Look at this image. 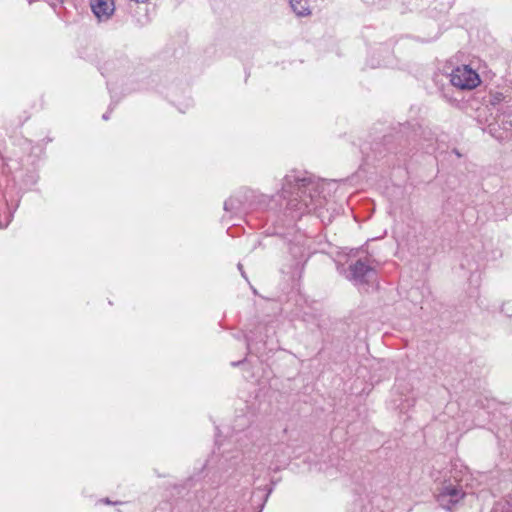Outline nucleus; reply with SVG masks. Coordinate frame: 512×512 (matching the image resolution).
I'll return each mask as SVG.
<instances>
[{"mask_svg": "<svg viewBox=\"0 0 512 512\" xmlns=\"http://www.w3.org/2000/svg\"><path fill=\"white\" fill-rule=\"evenodd\" d=\"M282 195L288 205L301 213L316 211L322 207L320 184L306 175L291 173L285 176Z\"/></svg>", "mask_w": 512, "mask_h": 512, "instance_id": "obj_1", "label": "nucleus"}, {"mask_svg": "<svg viewBox=\"0 0 512 512\" xmlns=\"http://www.w3.org/2000/svg\"><path fill=\"white\" fill-rule=\"evenodd\" d=\"M466 492L463 490L462 484L453 482L451 479L445 480L437 490L436 499L439 505L447 510L459 503Z\"/></svg>", "mask_w": 512, "mask_h": 512, "instance_id": "obj_2", "label": "nucleus"}, {"mask_svg": "<svg viewBox=\"0 0 512 512\" xmlns=\"http://www.w3.org/2000/svg\"><path fill=\"white\" fill-rule=\"evenodd\" d=\"M450 82L461 90H471L480 83L478 73L468 65L458 66L450 74Z\"/></svg>", "mask_w": 512, "mask_h": 512, "instance_id": "obj_3", "label": "nucleus"}, {"mask_svg": "<svg viewBox=\"0 0 512 512\" xmlns=\"http://www.w3.org/2000/svg\"><path fill=\"white\" fill-rule=\"evenodd\" d=\"M374 274V269L362 260H358L349 266V273L346 278L355 285L366 284Z\"/></svg>", "mask_w": 512, "mask_h": 512, "instance_id": "obj_4", "label": "nucleus"}, {"mask_svg": "<svg viewBox=\"0 0 512 512\" xmlns=\"http://www.w3.org/2000/svg\"><path fill=\"white\" fill-rule=\"evenodd\" d=\"M90 6L98 19H108L114 12L113 0H90Z\"/></svg>", "mask_w": 512, "mask_h": 512, "instance_id": "obj_5", "label": "nucleus"}, {"mask_svg": "<svg viewBox=\"0 0 512 512\" xmlns=\"http://www.w3.org/2000/svg\"><path fill=\"white\" fill-rule=\"evenodd\" d=\"M290 6L297 16H307L311 13L310 0H290Z\"/></svg>", "mask_w": 512, "mask_h": 512, "instance_id": "obj_6", "label": "nucleus"}, {"mask_svg": "<svg viewBox=\"0 0 512 512\" xmlns=\"http://www.w3.org/2000/svg\"><path fill=\"white\" fill-rule=\"evenodd\" d=\"M491 512H512V495L498 501Z\"/></svg>", "mask_w": 512, "mask_h": 512, "instance_id": "obj_7", "label": "nucleus"}, {"mask_svg": "<svg viewBox=\"0 0 512 512\" xmlns=\"http://www.w3.org/2000/svg\"><path fill=\"white\" fill-rule=\"evenodd\" d=\"M242 206V201L235 196L230 197L224 203V210L227 212H236L240 210Z\"/></svg>", "mask_w": 512, "mask_h": 512, "instance_id": "obj_8", "label": "nucleus"}, {"mask_svg": "<svg viewBox=\"0 0 512 512\" xmlns=\"http://www.w3.org/2000/svg\"><path fill=\"white\" fill-rule=\"evenodd\" d=\"M503 102H507L506 101V96H504L503 93H501V92H494V93L490 94V98H489L490 105L496 107V106L500 105Z\"/></svg>", "mask_w": 512, "mask_h": 512, "instance_id": "obj_9", "label": "nucleus"}, {"mask_svg": "<svg viewBox=\"0 0 512 512\" xmlns=\"http://www.w3.org/2000/svg\"><path fill=\"white\" fill-rule=\"evenodd\" d=\"M438 1H439V6H440V11L446 12L451 8L454 0H438Z\"/></svg>", "mask_w": 512, "mask_h": 512, "instance_id": "obj_10", "label": "nucleus"}, {"mask_svg": "<svg viewBox=\"0 0 512 512\" xmlns=\"http://www.w3.org/2000/svg\"><path fill=\"white\" fill-rule=\"evenodd\" d=\"M242 268H243V267H242V264H241V263H239V264H238V269L240 270L241 275H242L244 278H246L245 272L243 271V269H242Z\"/></svg>", "mask_w": 512, "mask_h": 512, "instance_id": "obj_11", "label": "nucleus"}, {"mask_svg": "<svg viewBox=\"0 0 512 512\" xmlns=\"http://www.w3.org/2000/svg\"><path fill=\"white\" fill-rule=\"evenodd\" d=\"M102 118H103L104 120H108V118H109L108 113L103 114Z\"/></svg>", "mask_w": 512, "mask_h": 512, "instance_id": "obj_12", "label": "nucleus"}, {"mask_svg": "<svg viewBox=\"0 0 512 512\" xmlns=\"http://www.w3.org/2000/svg\"><path fill=\"white\" fill-rule=\"evenodd\" d=\"M453 479H454L453 482H456V483L458 482V480H456V476H453ZM459 483L461 484V481H459Z\"/></svg>", "mask_w": 512, "mask_h": 512, "instance_id": "obj_13", "label": "nucleus"}]
</instances>
